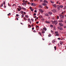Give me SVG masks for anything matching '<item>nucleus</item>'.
<instances>
[{
  "label": "nucleus",
  "instance_id": "1",
  "mask_svg": "<svg viewBox=\"0 0 66 66\" xmlns=\"http://www.w3.org/2000/svg\"><path fill=\"white\" fill-rule=\"evenodd\" d=\"M43 2H44V3L43 4H42V5H44V6H47V4L46 3H48V2L47 1H46L45 0H44V1Z\"/></svg>",
  "mask_w": 66,
  "mask_h": 66
},
{
  "label": "nucleus",
  "instance_id": "2",
  "mask_svg": "<svg viewBox=\"0 0 66 66\" xmlns=\"http://www.w3.org/2000/svg\"><path fill=\"white\" fill-rule=\"evenodd\" d=\"M51 22H52V23H53V24H57V22L56 21H51Z\"/></svg>",
  "mask_w": 66,
  "mask_h": 66
},
{
  "label": "nucleus",
  "instance_id": "3",
  "mask_svg": "<svg viewBox=\"0 0 66 66\" xmlns=\"http://www.w3.org/2000/svg\"><path fill=\"white\" fill-rule=\"evenodd\" d=\"M28 3V2L27 1H26L25 2L22 3V4L23 5H26L27 3Z\"/></svg>",
  "mask_w": 66,
  "mask_h": 66
},
{
  "label": "nucleus",
  "instance_id": "4",
  "mask_svg": "<svg viewBox=\"0 0 66 66\" xmlns=\"http://www.w3.org/2000/svg\"><path fill=\"white\" fill-rule=\"evenodd\" d=\"M55 35L57 36H59V34H58V32H57L56 31L55 32Z\"/></svg>",
  "mask_w": 66,
  "mask_h": 66
},
{
  "label": "nucleus",
  "instance_id": "5",
  "mask_svg": "<svg viewBox=\"0 0 66 66\" xmlns=\"http://www.w3.org/2000/svg\"><path fill=\"white\" fill-rule=\"evenodd\" d=\"M56 10L55 9H53V10H52V11L53 12V13H55L56 12Z\"/></svg>",
  "mask_w": 66,
  "mask_h": 66
},
{
  "label": "nucleus",
  "instance_id": "6",
  "mask_svg": "<svg viewBox=\"0 0 66 66\" xmlns=\"http://www.w3.org/2000/svg\"><path fill=\"white\" fill-rule=\"evenodd\" d=\"M52 6H53V7H55V8H56V7H57L56 5L55 4H53L52 5Z\"/></svg>",
  "mask_w": 66,
  "mask_h": 66
},
{
  "label": "nucleus",
  "instance_id": "7",
  "mask_svg": "<svg viewBox=\"0 0 66 66\" xmlns=\"http://www.w3.org/2000/svg\"><path fill=\"white\" fill-rule=\"evenodd\" d=\"M58 28L59 30H63V28L60 27H58Z\"/></svg>",
  "mask_w": 66,
  "mask_h": 66
},
{
  "label": "nucleus",
  "instance_id": "8",
  "mask_svg": "<svg viewBox=\"0 0 66 66\" xmlns=\"http://www.w3.org/2000/svg\"><path fill=\"white\" fill-rule=\"evenodd\" d=\"M39 12H41V13H43L44 12L43 11V10L42 9H39Z\"/></svg>",
  "mask_w": 66,
  "mask_h": 66
},
{
  "label": "nucleus",
  "instance_id": "9",
  "mask_svg": "<svg viewBox=\"0 0 66 66\" xmlns=\"http://www.w3.org/2000/svg\"><path fill=\"white\" fill-rule=\"evenodd\" d=\"M59 24L60 27H62V26H63V24L62 23H59Z\"/></svg>",
  "mask_w": 66,
  "mask_h": 66
},
{
  "label": "nucleus",
  "instance_id": "10",
  "mask_svg": "<svg viewBox=\"0 0 66 66\" xmlns=\"http://www.w3.org/2000/svg\"><path fill=\"white\" fill-rule=\"evenodd\" d=\"M60 17L61 18H64V16L62 15V14H60Z\"/></svg>",
  "mask_w": 66,
  "mask_h": 66
},
{
  "label": "nucleus",
  "instance_id": "11",
  "mask_svg": "<svg viewBox=\"0 0 66 66\" xmlns=\"http://www.w3.org/2000/svg\"><path fill=\"white\" fill-rule=\"evenodd\" d=\"M45 22H46V23H50V21H45Z\"/></svg>",
  "mask_w": 66,
  "mask_h": 66
},
{
  "label": "nucleus",
  "instance_id": "12",
  "mask_svg": "<svg viewBox=\"0 0 66 66\" xmlns=\"http://www.w3.org/2000/svg\"><path fill=\"white\" fill-rule=\"evenodd\" d=\"M21 9H22V10H24V11H26V9L25 8L22 7L21 8Z\"/></svg>",
  "mask_w": 66,
  "mask_h": 66
},
{
  "label": "nucleus",
  "instance_id": "13",
  "mask_svg": "<svg viewBox=\"0 0 66 66\" xmlns=\"http://www.w3.org/2000/svg\"><path fill=\"white\" fill-rule=\"evenodd\" d=\"M60 44L61 45H62V44H63V42L62 41H60Z\"/></svg>",
  "mask_w": 66,
  "mask_h": 66
},
{
  "label": "nucleus",
  "instance_id": "14",
  "mask_svg": "<svg viewBox=\"0 0 66 66\" xmlns=\"http://www.w3.org/2000/svg\"><path fill=\"white\" fill-rule=\"evenodd\" d=\"M63 20H59L58 21V22H63Z\"/></svg>",
  "mask_w": 66,
  "mask_h": 66
},
{
  "label": "nucleus",
  "instance_id": "15",
  "mask_svg": "<svg viewBox=\"0 0 66 66\" xmlns=\"http://www.w3.org/2000/svg\"><path fill=\"white\" fill-rule=\"evenodd\" d=\"M55 40L54 39L52 40V42L53 43H55Z\"/></svg>",
  "mask_w": 66,
  "mask_h": 66
},
{
  "label": "nucleus",
  "instance_id": "16",
  "mask_svg": "<svg viewBox=\"0 0 66 66\" xmlns=\"http://www.w3.org/2000/svg\"><path fill=\"white\" fill-rule=\"evenodd\" d=\"M49 14H50V15H52V12H49L48 13Z\"/></svg>",
  "mask_w": 66,
  "mask_h": 66
},
{
  "label": "nucleus",
  "instance_id": "17",
  "mask_svg": "<svg viewBox=\"0 0 66 66\" xmlns=\"http://www.w3.org/2000/svg\"><path fill=\"white\" fill-rule=\"evenodd\" d=\"M59 6L60 8H63V6L62 5H60Z\"/></svg>",
  "mask_w": 66,
  "mask_h": 66
},
{
  "label": "nucleus",
  "instance_id": "18",
  "mask_svg": "<svg viewBox=\"0 0 66 66\" xmlns=\"http://www.w3.org/2000/svg\"><path fill=\"white\" fill-rule=\"evenodd\" d=\"M30 4L32 5H34V3H30Z\"/></svg>",
  "mask_w": 66,
  "mask_h": 66
},
{
  "label": "nucleus",
  "instance_id": "19",
  "mask_svg": "<svg viewBox=\"0 0 66 66\" xmlns=\"http://www.w3.org/2000/svg\"><path fill=\"white\" fill-rule=\"evenodd\" d=\"M25 16L26 18H29V16H28V15H25Z\"/></svg>",
  "mask_w": 66,
  "mask_h": 66
},
{
  "label": "nucleus",
  "instance_id": "20",
  "mask_svg": "<svg viewBox=\"0 0 66 66\" xmlns=\"http://www.w3.org/2000/svg\"><path fill=\"white\" fill-rule=\"evenodd\" d=\"M20 12L21 13V14H23V11H20Z\"/></svg>",
  "mask_w": 66,
  "mask_h": 66
},
{
  "label": "nucleus",
  "instance_id": "21",
  "mask_svg": "<svg viewBox=\"0 0 66 66\" xmlns=\"http://www.w3.org/2000/svg\"><path fill=\"white\" fill-rule=\"evenodd\" d=\"M43 29H44V30H45V31H46V30H47V29H46V28H43Z\"/></svg>",
  "mask_w": 66,
  "mask_h": 66
},
{
  "label": "nucleus",
  "instance_id": "22",
  "mask_svg": "<svg viewBox=\"0 0 66 66\" xmlns=\"http://www.w3.org/2000/svg\"><path fill=\"white\" fill-rule=\"evenodd\" d=\"M3 4H4V5H5V1H3Z\"/></svg>",
  "mask_w": 66,
  "mask_h": 66
},
{
  "label": "nucleus",
  "instance_id": "23",
  "mask_svg": "<svg viewBox=\"0 0 66 66\" xmlns=\"http://www.w3.org/2000/svg\"><path fill=\"white\" fill-rule=\"evenodd\" d=\"M2 6H3V3H2V4H1L0 6V7H2Z\"/></svg>",
  "mask_w": 66,
  "mask_h": 66
},
{
  "label": "nucleus",
  "instance_id": "24",
  "mask_svg": "<svg viewBox=\"0 0 66 66\" xmlns=\"http://www.w3.org/2000/svg\"><path fill=\"white\" fill-rule=\"evenodd\" d=\"M24 14H22V15H21L22 17H24Z\"/></svg>",
  "mask_w": 66,
  "mask_h": 66
},
{
  "label": "nucleus",
  "instance_id": "25",
  "mask_svg": "<svg viewBox=\"0 0 66 66\" xmlns=\"http://www.w3.org/2000/svg\"><path fill=\"white\" fill-rule=\"evenodd\" d=\"M28 21H29V22H30V21H31V20H30V19L28 18Z\"/></svg>",
  "mask_w": 66,
  "mask_h": 66
},
{
  "label": "nucleus",
  "instance_id": "26",
  "mask_svg": "<svg viewBox=\"0 0 66 66\" xmlns=\"http://www.w3.org/2000/svg\"><path fill=\"white\" fill-rule=\"evenodd\" d=\"M57 10H58V11H59V10H60V7H58L57 8Z\"/></svg>",
  "mask_w": 66,
  "mask_h": 66
},
{
  "label": "nucleus",
  "instance_id": "27",
  "mask_svg": "<svg viewBox=\"0 0 66 66\" xmlns=\"http://www.w3.org/2000/svg\"><path fill=\"white\" fill-rule=\"evenodd\" d=\"M45 16H48V14L46 13L45 14Z\"/></svg>",
  "mask_w": 66,
  "mask_h": 66
},
{
  "label": "nucleus",
  "instance_id": "28",
  "mask_svg": "<svg viewBox=\"0 0 66 66\" xmlns=\"http://www.w3.org/2000/svg\"><path fill=\"white\" fill-rule=\"evenodd\" d=\"M54 48L55 50H56V46L54 47Z\"/></svg>",
  "mask_w": 66,
  "mask_h": 66
},
{
  "label": "nucleus",
  "instance_id": "29",
  "mask_svg": "<svg viewBox=\"0 0 66 66\" xmlns=\"http://www.w3.org/2000/svg\"><path fill=\"white\" fill-rule=\"evenodd\" d=\"M63 9L64 10H65V9H66V6H64V8H63Z\"/></svg>",
  "mask_w": 66,
  "mask_h": 66
},
{
  "label": "nucleus",
  "instance_id": "30",
  "mask_svg": "<svg viewBox=\"0 0 66 66\" xmlns=\"http://www.w3.org/2000/svg\"><path fill=\"white\" fill-rule=\"evenodd\" d=\"M31 11H32V12H33V9L32 8V9H31Z\"/></svg>",
  "mask_w": 66,
  "mask_h": 66
},
{
  "label": "nucleus",
  "instance_id": "31",
  "mask_svg": "<svg viewBox=\"0 0 66 66\" xmlns=\"http://www.w3.org/2000/svg\"><path fill=\"white\" fill-rule=\"evenodd\" d=\"M42 33L43 34H44V33H45V31H42Z\"/></svg>",
  "mask_w": 66,
  "mask_h": 66
},
{
  "label": "nucleus",
  "instance_id": "32",
  "mask_svg": "<svg viewBox=\"0 0 66 66\" xmlns=\"http://www.w3.org/2000/svg\"><path fill=\"white\" fill-rule=\"evenodd\" d=\"M39 34L40 35V36H42V34L40 33V32H39Z\"/></svg>",
  "mask_w": 66,
  "mask_h": 66
},
{
  "label": "nucleus",
  "instance_id": "33",
  "mask_svg": "<svg viewBox=\"0 0 66 66\" xmlns=\"http://www.w3.org/2000/svg\"><path fill=\"white\" fill-rule=\"evenodd\" d=\"M16 6V4H13L12 5V6Z\"/></svg>",
  "mask_w": 66,
  "mask_h": 66
},
{
  "label": "nucleus",
  "instance_id": "34",
  "mask_svg": "<svg viewBox=\"0 0 66 66\" xmlns=\"http://www.w3.org/2000/svg\"><path fill=\"white\" fill-rule=\"evenodd\" d=\"M8 6H11V5H10L9 3H8Z\"/></svg>",
  "mask_w": 66,
  "mask_h": 66
},
{
  "label": "nucleus",
  "instance_id": "35",
  "mask_svg": "<svg viewBox=\"0 0 66 66\" xmlns=\"http://www.w3.org/2000/svg\"><path fill=\"white\" fill-rule=\"evenodd\" d=\"M64 18H60L62 20H63L64 19Z\"/></svg>",
  "mask_w": 66,
  "mask_h": 66
},
{
  "label": "nucleus",
  "instance_id": "36",
  "mask_svg": "<svg viewBox=\"0 0 66 66\" xmlns=\"http://www.w3.org/2000/svg\"><path fill=\"white\" fill-rule=\"evenodd\" d=\"M16 16L17 17H18L19 16V15L18 14H16Z\"/></svg>",
  "mask_w": 66,
  "mask_h": 66
},
{
  "label": "nucleus",
  "instance_id": "37",
  "mask_svg": "<svg viewBox=\"0 0 66 66\" xmlns=\"http://www.w3.org/2000/svg\"><path fill=\"white\" fill-rule=\"evenodd\" d=\"M42 5H40V8H42Z\"/></svg>",
  "mask_w": 66,
  "mask_h": 66
},
{
  "label": "nucleus",
  "instance_id": "38",
  "mask_svg": "<svg viewBox=\"0 0 66 66\" xmlns=\"http://www.w3.org/2000/svg\"><path fill=\"white\" fill-rule=\"evenodd\" d=\"M31 20L32 21V22H33V21H34V20H33V19H31Z\"/></svg>",
  "mask_w": 66,
  "mask_h": 66
},
{
  "label": "nucleus",
  "instance_id": "39",
  "mask_svg": "<svg viewBox=\"0 0 66 66\" xmlns=\"http://www.w3.org/2000/svg\"><path fill=\"white\" fill-rule=\"evenodd\" d=\"M30 1L31 2H33V0H30Z\"/></svg>",
  "mask_w": 66,
  "mask_h": 66
},
{
  "label": "nucleus",
  "instance_id": "40",
  "mask_svg": "<svg viewBox=\"0 0 66 66\" xmlns=\"http://www.w3.org/2000/svg\"><path fill=\"white\" fill-rule=\"evenodd\" d=\"M17 9H18V11H20V10L18 8H17Z\"/></svg>",
  "mask_w": 66,
  "mask_h": 66
},
{
  "label": "nucleus",
  "instance_id": "41",
  "mask_svg": "<svg viewBox=\"0 0 66 66\" xmlns=\"http://www.w3.org/2000/svg\"><path fill=\"white\" fill-rule=\"evenodd\" d=\"M49 37H50L51 36V34H50L48 35Z\"/></svg>",
  "mask_w": 66,
  "mask_h": 66
},
{
  "label": "nucleus",
  "instance_id": "42",
  "mask_svg": "<svg viewBox=\"0 0 66 66\" xmlns=\"http://www.w3.org/2000/svg\"><path fill=\"white\" fill-rule=\"evenodd\" d=\"M28 27H29V28H31V26L30 25H29L28 26Z\"/></svg>",
  "mask_w": 66,
  "mask_h": 66
},
{
  "label": "nucleus",
  "instance_id": "43",
  "mask_svg": "<svg viewBox=\"0 0 66 66\" xmlns=\"http://www.w3.org/2000/svg\"><path fill=\"white\" fill-rule=\"evenodd\" d=\"M33 32H34V33H35V32H36V31H35V30H34V31H33Z\"/></svg>",
  "mask_w": 66,
  "mask_h": 66
},
{
  "label": "nucleus",
  "instance_id": "44",
  "mask_svg": "<svg viewBox=\"0 0 66 66\" xmlns=\"http://www.w3.org/2000/svg\"><path fill=\"white\" fill-rule=\"evenodd\" d=\"M50 27H51V28H52V27H53V26L52 25H50Z\"/></svg>",
  "mask_w": 66,
  "mask_h": 66
},
{
  "label": "nucleus",
  "instance_id": "45",
  "mask_svg": "<svg viewBox=\"0 0 66 66\" xmlns=\"http://www.w3.org/2000/svg\"><path fill=\"white\" fill-rule=\"evenodd\" d=\"M23 1V2H26V1H25V0H23V1Z\"/></svg>",
  "mask_w": 66,
  "mask_h": 66
},
{
  "label": "nucleus",
  "instance_id": "46",
  "mask_svg": "<svg viewBox=\"0 0 66 66\" xmlns=\"http://www.w3.org/2000/svg\"><path fill=\"white\" fill-rule=\"evenodd\" d=\"M18 7L20 9H21V7L20 6H18Z\"/></svg>",
  "mask_w": 66,
  "mask_h": 66
},
{
  "label": "nucleus",
  "instance_id": "47",
  "mask_svg": "<svg viewBox=\"0 0 66 66\" xmlns=\"http://www.w3.org/2000/svg\"><path fill=\"white\" fill-rule=\"evenodd\" d=\"M36 12H37V11H36V10H35L34 11V12L35 13H36Z\"/></svg>",
  "mask_w": 66,
  "mask_h": 66
},
{
  "label": "nucleus",
  "instance_id": "48",
  "mask_svg": "<svg viewBox=\"0 0 66 66\" xmlns=\"http://www.w3.org/2000/svg\"><path fill=\"white\" fill-rule=\"evenodd\" d=\"M11 15V13H9V14H7V15H8V16H9V15Z\"/></svg>",
  "mask_w": 66,
  "mask_h": 66
},
{
  "label": "nucleus",
  "instance_id": "49",
  "mask_svg": "<svg viewBox=\"0 0 66 66\" xmlns=\"http://www.w3.org/2000/svg\"><path fill=\"white\" fill-rule=\"evenodd\" d=\"M57 19H59V16H57Z\"/></svg>",
  "mask_w": 66,
  "mask_h": 66
},
{
  "label": "nucleus",
  "instance_id": "50",
  "mask_svg": "<svg viewBox=\"0 0 66 66\" xmlns=\"http://www.w3.org/2000/svg\"><path fill=\"white\" fill-rule=\"evenodd\" d=\"M6 6H5V5H4V8H6Z\"/></svg>",
  "mask_w": 66,
  "mask_h": 66
},
{
  "label": "nucleus",
  "instance_id": "51",
  "mask_svg": "<svg viewBox=\"0 0 66 66\" xmlns=\"http://www.w3.org/2000/svg\"><path fill=\"white\" fill-rule=\"evenodd\" d=\"M34 15H36V13H34Z\"/></svg>",
  "mask_w": 66,
  "mask_h": 66
},
{
  "label": "nucleus",
  "instance_id": "52",
  "mask_svg": "<svg viewBox=\"0 0 66 66\" xmlns=\"http://www.w3.org/2000/svg\"><path fill=\"white\" fill-rule=\"evenodd\" d=\"M34 27L32 28V30H34Z\"/></svg>",
  "mask_w": 66,
  "mask_h": 66
},
{
  "label": "nucleus",
  "instance_id": "53",
  "mask_svg": "<svg viewBox=\"0 0 66 66\" xmlns=\"http://www.w3.org/2000/svg\"><path fill=\"white\" fill-rule=\"evenodd\" d=\"M51 2L52 3H54V2L52 1Z\"/></svg>",
  "mask_w": 66,
  "mask_h": 66
},
{
  "label": "nucleus",
  "instance_id": "54",
  "mask_svg": "<svg viewBox=\"0 0 66 66\" xmlns=\"http://www.w3.org/2000/svg\"><path fill=\"white\" fill-rule=\"evenodd\" d=\"M40 2H43V0H39Z\"/></svg>",
  "mask_w": 66,
  "mask_h": 66
},
{
  "label": "nucleus",
  "instance_id": "55",
  "mask_svg": "<svg viewBox=\"0 0 66 66\" xmlns=\"http://www.w3.org/2000/svg\"><path fill=\"white\" fill-rule=\"evenodd\" d=\"M51 32H53V31H52V30H51Z\"/></svg>",
  "mask_w": 66,
  "mask_h": 66
},
{
  "label": "nucleus",
  "instance_id": "56",
  "mask_svg": "<svg viewBox=\"0 0 66 66\" xmlns=\"http://www.w3.org/2000/svg\"><path fill=\"white\" fill-rule=\"evenodd\" d=\"M57 39H59V40H60V38H57Z\"/></svg>",
  "mask_w": 66,
  "mask_h": 66
},
{
  "label": "nucleus",
  "instance_id": "57",
  "mask_svg": "<svg viewBox=\"0 0 66 66\" xmlns=\"http://www.w3.org/2000/svg\"><path fill=\"white\" fill-rule=\"evenodd\" d=\"M36 22L37 24H38V21H37Z\"/></svg>",
  "mask_w": 66,
  "mask_h": 66
},
{
  "label": "nucleus",
  "instance_id": "58",
  "mask_svg": "<svg viewBox=\"0 0 66 66\" xmlns=\"http://www.w3.org/2000/svg\"><path fill=\"white\" fill-rule=\"evenodd\" d=\"M38 26H36V28H38Z\"/></svg>",
  "mask_w": 66,
  "mask_h": 66
},
{
  "label": "nucleus",
  "instance_id": "59",
  "mask_svg": "<svg viewBox=\"0 0 66 66\" xmlns=\"http://www.w3.org/2000/svg\"><path fill=\"white\" fill-rule=\"evenodd\" d=\"M30 10L31 9H32V7H30Z\"/></svg>",
  "mask_w": 66,
  "mask_h": 66
},
{
  "label": "nucleus",
  "instance_id": "60",
  "mask_svg": "<svg viewBox=\"0 0 66 66\" xmlns=\"http://www.w3.org/2000/svg\"><path fill=\"white\" fill-rule=\"evenodd\" d=\"M42 40H45V39H44V38H43Z\"/></svg>",
  "mask_w": 66,
  "mask_h": 66
},
{
  "label": "nucleus",
  "instance_id": "61",
  "mask_svg": "<svg viewBox=\"0 0 66 66\" xmlns=\"http://www.w3.org/2000/svg\"><path fill=\"white\" fill-rule=\"evenodd\" d=\"M16 19L17 20H18V18H16Z\"/></svg>",
  "mask_w": 66,
  "mask_h": 66
},
{
  "label": "nucleus",
  "instance_id": "62",
  "mask_svg": "<svg viewBox=\"0 0 66 66\" xmlns=\"http://www.w3.org/2000/svg\"><path fill=\"white\" fill-rule=\"evenodd\" d=\"M64 28H66V26H64Z\"/></svg>",
  "mask_w": 66,
  "mask_h": 66
},
{
  "label": "nucleus",
  "instance_id": "63",
  "mask_svg": "<svg viewBox=\"0 0 66 66\" xmlns=\"http://www.w3.org/2000/svg\"><path fill=\"white\" fill-rule=\"evenodd\" d=\"M34 18H36V16H35V17H34Z\"/></svg>",
  "mask_w": 66,
  "mask_h": 66
},
{
  "label": "nucleus",
  "instance_id": "64",
  "mask_svg": "<svg viewBox=\"0 0 66 66\" xmlns=\"http://www.w3.org/2000/svg\"><path fill=\"white\" fill-rule=\"evenodd\" d=\"M24 14H26V12H24Z\"/></svg>",
  "mask_w": 66,
  "mask_h": 66
}]
</instances>
